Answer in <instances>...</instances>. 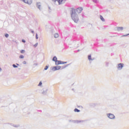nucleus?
<instances>
[{"mask_svg":"<svg viewBox=\"0 0 129 129\" xmlns=\"http://www.w3.org/2000/svg\"><path fill=\"white\" fill-rule=\"evenodd\" d=\"M83 9L82 8H79L77 9H74L73 8L72 9L71 12V17L72 20L75 22V23H78V17L77 16V14H80L83 11Z\"/></svg>","mask_w":129,"mask_h":129,"instance_id":"obj_1","label":"nucleus"},{"mask_svg":"<svg viewBox=\"0 0 129 129\" xmlns=\"http://www.w3.org/2000/svg\"><path fill=\"white\" fill-rule=\"evenodd\" d=\"M52 60L55 62L56 65H60V64H65L67 63V62H63L60 60H57V57L56 56L53 57Z\"/></svg>","mask_w":129,"mask_h":129,"instance_id":"obj_2","label":"nucleus"},{"mask_svg":"<svg viewBox=\"0 0 129 129\" xmlns=\"http://www.w3.org/2000/svg\"><path fill=\"white\" fill-rule=\"evenodd\" d=\"M22 2H24L25 4H28V5H31L32 4V0H21Z\"/></svg>","mask_w":129,"mask_h":129,"instance_id":"obj_3","label":"nucleus"},{"mask_svg":"<svg viewBox=\"0 0 129 129\" xmlns=\"http://www.w3.org/2000/svg\"><path fill=\"white\" fill-rule=\"evenodd\" d=\"M59 69H61L60 66H56L52 68L53 71H56V70H59Z\"/></svg>","mask_w":129,"mask_h":129,"instance_id":"obj_4","label":"nucleus"},{"mask_svg":"<svg viewBox=\"0 0 129 129\" xmlns=\"http://www.w3.org/2000/svg\"><path fill=\"white\" fill-rule=\"evenodd\" d=\"M122 67H123V63H119L118 65V69L119 70H121L122 69Z\"/></svg>","mask_w":129,"mask_h":129,"instance_id":"obj_5","label":"nucleus"},{"mask_svg":"<svg viewBox=\"0 0 129 129\" xmlns=\"http://www.w3.org/2000/svg\"><path fill=\"white\" fill-rule=\"evenodd\" d=\"M108 117H109V118H111V119H112L114 118V115H113V114H108Z\"/></svg>","mask_w":129,"mask_h":129,"instance_id":"obj_6","label":"nucleus"},{"mask_svg":"<svg viewBox=\"0 0 129 129\" xmlns=\"http://www.w3.org/2000/svg\"><path fill=\"white\" fill-rule=\"evenodd\" d=\"M122 30H123V27H122L117 28V30L118 31H120V30L122 31Z\"/></svg>","mask_w":129,"mask_h":129,"instance_id":"obj_7","label":"nucleus"},{"mask_svg":"<svg viewBox=\"0 0 129 129\" xmlns=\"http://www.w3.org/2000/svg\"><path fill=\"white\" fill-rule=\"evenodd\" d=\"M57 2H58L59 5H62L63 0H57Z\"/></svg>","mask_w":129,"mask_h":129,"instance_id":"obj_8","label":"nucleus"},{"mask_svg":"<svg viewBox=\"0 0 129 129\" xmlns=\"http://www.w3.org/2000/svg\"><path fill=\"white\" fill-rule=\"evenodd\" d=\"M100 19L101 20V21H102L103 22H104V18H103V17H102V16L100 15Z\"/></svg>","mask_w":129,"mask_h":129,"instance_id":"obj_9","label":"nucleus"},{"mask_svg":"<svg viewBox=\"0 0 129 129\" xmlns=\"http://www.w3.org/2000/svg\"><path fill=\"white\" fill-rule=\"evenodd\" d=\"M74 111H75V112H80V110H79L78 109H77V108H76V109H75Z\"/></svg>","mask_w":129,"mask_h":129,"instance_id":"obj_10","label":"nucleus"},{"mask_svg":"<svg viewBox=\"0 0 129 129\" xmlns=\"http://www.w3.org/2000/svg\"><path fill=\"white\" fill-rule=\"evenodd\" d=\"M58 37H59V34H57V33H55V34H54V37H55V38H58Z\"/></svg>","mask_w":129,"mask_h":129,"instance_id":"obj_11","label":"nucleus"},{"mask_svg":"<svg viewBox=\"0 0 129 129\" xmlns=\"http://www.w3.org/2000/svg\"><path fill=\"white\" fill-rule=\"evenodd\" d=\"M38 45V43H36L35 44L33 45V47L34 48H36V47H37Z\"/></svg>","mask_w":129,"mask_h":129,"instance_id":"obj_12","label":"nucleus"},{"mask_svg":"<svg viewBox=\"0 0 129 129\" xmlns=\"http://www.w3.org/2000/svg\"><path fill=\"white\" fill-rule=\"evenodd\" d=\"M19 58H20V59H24V55H20V56H19Z\"/></svg>","mask_w":129,"mask_h":129,"instance_id":"obj_13","label":"nucleus"},{"mask_svg":"<svg viewBox=\"0 0 129 129\" xmlns=\"http://www.w3.org/2000/svg\"><path fill=\"white\" fill-rule=\"evenodd\" d=\"M20 52L21 54H24L25 53V50H21Z\"/></svg>","mask_w":129,"mask_h":129,"instance_id":"obj_14","label":"nucleus"},{"mask_svg":"<svg viewBox=\"0 0 129 129\" xmlns=\"http://www.w3.org/2000/svg\"><path fill=\"white\" fill-rule=\"evenodd\" d=\"M88 59L89 60H92V59H91V55H88Z\"/></svg>","mask_w":129,"mask_h":129,"instance_id":"obj_15","label":"nucleus"},{"mask_svg":"<svg viewBox=\"0 0 129 129\" xmlns=\"http://www.w3.org/2000/svg\"><path fill=\"white\" fill-rule=\"evenodd\" d=\"M37 7H38V9H40L41 5H39V4H37Z\"/></svg>","mask_w":129,"mask_h":129,"instance_id":"obj_16","label":"nucleus"},{"mask_svg":"<svg viewBox=\"0 0 129 129\" xmlns=\"http://www.w3.org/2000/svg\"><path fill=\"white\" fill-rule=\"evenodd\" d=\"M48 68V67L47 66H46L45 68H44V70H47Z\"/></svg>","mask_w":129,"mask_h":129,"instance_id":"obj_17","label":"nucleus"},{"mask_svg":"<svg viewBox=\"0 0 129 129\" xmlns=\"http://www.w3.org/2000/svg\"><path fill=\"white\" fill-rule=\"evenodd\" d=\"M13 66L14 68H17L18 67V66H16L15 64H13Z\"/></svg>","mask_w":129,"mask_h":129,"instance_id":"obj_18","label":"nucleus"},{"mask_svg":"<svg viewBox=\"0 0 129 129\" xmlns=\"http://www.w3.org/2000/svg\"><path fill=\"white\" fill-rule=\"evenodd\" d=\"M5 37H6V38H8V37H9V35H8V34H5Z\"/></svg>","mask_w":129,"mask_h":129,"instance_id":"obj_19","label":"nucleus"},{"mask_svg":"<svg viewBox=\"0 0 129 129\" xmlns=\"http://www.w3.org/2000/svg\"><path fill=\"white\" fill-rule=\"evenodd\" d=\"M41 85H42V82H40L38 84V86H41Z\"/></svg>","mask_w":129,"mask_h":129,"instance_id":"obj_20","label":"nucleus"},{"mask_svg":"<svg viewBox=\"0 0 129 129\" xmlns=\"http://www.w3.org/2000/svg\"><path fill=\"white\" fill-rule=\"evenodd\" d=\"M22 41L23 43H26V40H25V39H22Z\"/></svg>","mask_w":129,"mask_h":129,"instance_id":"obj_21","label":"nucleus"},{"mask_svg":"<svg viewBox=\"0 0 129 129\" xmlns=\"http://www.w3.org/2000/svg\"><path fill=\"white\" fill-rule=\"evenodd\" d=\"M93 2H94V3H96L97 2V0H93Z\"/></svg>","mask_w":129,"mask_h":129,"instance_id":"obj_22","label":"nucleus"},{"mask_svg":"<svg viewBox=\"0 0 129 129\" xmlns=\"http://www.w3.org/2000/svg\"><path fill=\"white\" fill-rule=\"evenodd\" d=\"M128 35H129V34H127V35H123L122 37H125V36H128Z\"/></svg>","mask_w":129,"mask_h":129,"instance_id":"obj_23","label":"nucleus"},{"mask_svg":"<svg viewBox=\"0 0 129 129\" xmlns=\"http://www.w3.org/2000/svg\"><path fill=\"white\" fill-rule=\"evenodd\" d=\"M39 37H38V35L36 34V39H38Z\"/></svg>","mask_w":129,"mask_h":129,"instance_id":"obj_24","label":"nucleus"},{"mask_svg":"<svg viewBox=\"0 0 129 129\" xmlns=\"http://www.w3.org/2000/svg\"><path fill=\"white\" fill-rule=\"evenodd\" d=\"M52 2H57V0H52Z\"/></svg>","mask_w":129,"mask_h":129,"instance_id":"obj_25","label":"nucleus"},{"mask_svg":"<svg viewBox=\"0 0 129 129\" xmlns=\"http://www.w3.org/2000/svg\"><path fill=\"white\" fill-rule=\"evenodd\" d=\"M0 71H2V68H0Z\"/></svg>","mask_w":129,"mask_h":129,"instance_id":"obj_26","label":"nucleus"},{"mask_svg":"<svg viewBox=\"0 0 129 129\" xmlns=\"http://www.w3.org/2000/svg\"><path fill=\"white\" fill-rule=\"evenodd\" d=\"M24 64H26V61H24Z\"/></svg>","mask_w":129,"mask_h":129,"instance_id":"obj_27","label":"nucleus"},{"mask_svg":"<svg viewBox=\"0 0 129 129\" xmlns=\"http://www.w3.org/2000/svg\"><path fill=\"white\" fill-rule=\"evenodd\" d=\"M32 33H34V31H32Z\"/></svg>","mask_w":129,"mask_h":129,"instance_id":"obj_28","label":"nucleus"}]
</instances>
